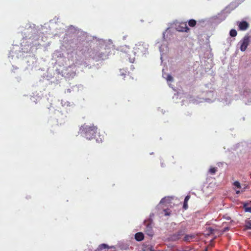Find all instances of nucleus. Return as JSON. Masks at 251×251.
<instances>
[{
  "label": "nucleus",
  "mask_w": 251,
  "mask_h": 251,
  "mask_svg": "<svg viewBox=\"0 0 251 251\" xmlns=\"http://www.w3.org/2000/svg\"><path fill=\"white\" fill-rule=\"evenodd\" d=\"M80 130L84 137L88 140L96 138V134L98 133V128L94 124L87 125L84 124L81 126Z\"/></svg>",
  "instance_id": "f257e3e1"
},
{
  "label": "nucleus",
  "mask_w": 251,
  "mask_h": 251,
  "mask_svg": "<svg viewBox=\"0 0 251 251\" xmlns=\"http://www.w3.org/2000/svg\"><path fill=\"white\" fill-rule=\"evenodd\" d=\"M148 45L144 42H139L133 48L135 53L145 54L148 49Z\"/></svg>",
  "instance_id": "f03ea898"
},
{
  "label": "nucleus",
  "mask_w": 251,
  "mask_h": 251,
  "mask_svg": "<svg viewBox=\"0 0 251 251\" xmlns=\"http://www.w3.org/2000/svg\"><path fill=\"white\" fill-rule=\"evenodd\" d=\"M250 37L247 35L239 42L238 45L240 46V49L242 51H244L246 50L250 44Z\"/></svg>",
  "instance_id": "7ed1b4c3"
},
{
  "label": "nucleus",
  "mask_w": 251,
  "mask_h": 251,
  "mask_svg": "<svg viewBox=\"0 0 251 251\" xmlns=\"http://www.w3.org/2000/svg\"><path fill=\"white\" fill-rule=\"evenodd\" d=\"M176 30L179 32H188L190 30V29L188 27L186 22H182L176 26Z\"/></svg>",
  "instance_id": "20e7f679"
},
{
  "label": "nucleus",
  "mask_w": 251,
  "mask_h": 251,
  "mask_svg": "<svg viewBox=\"0 0 251 251\" xmlns=\"http://www.w3.org/2000/svg\"><path fill=\"white\" fill-rule=\"evenodd\" d=\"M105 53L100 52H96L93 56V59L96 61H99L101 60H103L106 58Z\"/></svg>",
  "instance_id": "39448f33"
},
{
  "label": "nucleus",
  "mask_w": 251,
  "mask_h": 251,
  "mask_svg": "<svg viewBox=\"0 0 251 251\" xmlns=\"http://www.w3.org/2000/svg\"><path fill=\"white\" fill-rule=\"evenodd\" d=\"M184 234V232L182 230L178 231L176 233L174 234L171 238L174 241H176L179 239Z\"/></svg>",
  "instance_id": "423d86ee"
},
{
  "label": "nucleus",
  "mask_w": 251,
  "mask_h": 251,
  "mask_svg": "<svg viewBox=\"0 0 251 251\" xmlns=\"http://www.w3.org/2000/svg\"><path fill=\"white\" fill-rule=\"evenodd\" d=\"M239 29L240 30H246L249 27V24L246 21H242L238 23Z\"/></svg>",
  "instance_id": "0eeeda50"
},
{
  "label": "nucleus",
  "mask_w": 251,
  "mask_h": 251,
  "mask_svg": "<svg viewBox=\"0 0 251 251\" xmlns=\"http://www.w3.org/2000/svg\"><path fill=\"white\" fill-rule=\"evenodd\" d=\"M144 235L142 232H137L135 234V239L138 241H141L144 239Z\"/></svg>",
  "instance_id": "6e6552de"
},
{
  "label": "nucleus",
  "mask_w": 251,
  "mask_h": 251,
  "mask_svg": "<svg viewBox=\"0 0 251 251\" xmlns=\"http://www.w3.org/2000/svg\"><path fill=\"white\" fill-rule=\"evenodd\" d=\"M195 235L193 234L186 235L184 238V241L186 242H190L195 238Z\"/></svg>",
  "instance_id": "1a4fd4ad"
},
{
  "label": "nucleus",
  "mask_w": 251,
  "mask_h": 251,
  "mask_svg": "<svg viewBox=\"0 0 251 251\" xmlns=\"http://www.w3.org/2000/svg\"><path fill=\"white\" fill-rule=\"evenodd\" d=\"M245 229L246 230L251 229V220H246L245 224Z\"/></svg>",
  "instance_id": "9d476101"
},
{
  "label": "nucleus",
  "mask_w": 251,
  "mask_h": 251,
  "mask_svg": "<svg viewBox=\"0 0 251 251\" xmlns=\"http://www.w3.org/2000/svg\"><path fill=\"white\" fill-rule=\"evenodd\" d=\"M196 21L194 19H191L188 21V25L190 27H194L196 25Z\"/></svg>",
  "instance_id": "9b49d317"
},
{
  "label": "nucleus",
  "mask_w": 251,
  "mask_h": 251,
  "mask_svg": "<svg viewBox=\"0 0 251 251\" xmlns=\"http://www.w3.org/2000/svg\"><path fill=\"white\" fill-rule=\"evenodd\" d=\"M108 248H109L108 245L106 244H102L99 246V250H102L103 249H108Z\"/></svg>",
  "instance_id": "f8f14e48"
},
{
  "label": "nucleus",
  "mask_w": 251,
  "mask_h": 251,
  "mask_svg": "<svg viewBox=\"0 0 251 251\" xmlns=\"http://www.w3.org/2000/svg\"><path fill=\"white\" fill-rule=\"evenodd\" d=\"M229 34L231 37H235L237 35V33L235 29H232L230 31Z\"/></svg>",
  "instance_id": "ddd939ff"
},
{
  "label": "nucleus",
  "mask_w": 251,
  "mask_h": 251,
  "mask_svg": "<svg viewBox=\"0 0 251 251\" xmlns=\"http://www.w3.org/2000/svg\"><path fill=\"white\" fill-rule=\"evenodd\" d=\"M217 169L216 168H215V167H212L209 170V172L210 174L211 175H214L215 174V173L217 172Z\"/></svg>",
  "instance_id": "4468645a"
},
{
  "label": "nucleus",
  "mask_w": 251,
  "mask_h": 251,
  "mask_svg": "<svg viewBox=\"0 0 251 251\" xmlns=\"http://www.w3.org/2000/svg\"><path fill=\"white\" fill-rule=\"evenodd\" d=\"M164 77L166 79L167 81H172L173 80V77L170 75H167V77Z\"/></svg>",
  "instance_id": "2eb2a0df"
},
{
  "label": "nucleus",
  "mask_w": 251,
  "mask_h": 251,
  "mask_svg": "<svg viewBox=\"0 0 251 251\" xmlns=\"http://www.w3.org/2000/svg\"><path fill=\"white\" fill-rule=\"evenodd\" d=\"M234 186H235L236 187L238 188H241V185H240V183H239V182L236 181H235L234 182Z\"/></svg>",
  "instance_id": "dca6fc26"
},
{
  "label": "nucleus",
  "mask_w": 251,
  "mask_h": 251,
  "mask_svg": "<svg viewBox=\"0 0 251 251\" xmlns=\"http://www.w3.org/2000/svg\"><path fill=\"white\" fill-rule=\"evenodd\" d=\"M246 206V204L244 205V206L245 211L251 213V207H247Z\"/></svg>",
  "instance_id": "f3484780"
},
{
  "label": "nucleus",
  "mask_w": 251,
  "mask_h": 251,
  "mask_svg": "<svg viewBox=\"0 0 251 251\" xmlns=\"http://www.w3.org/2000/svg\"><path fill=\"white\" fill-rule=\"evenodd\" d=\"M188 207V204H187V202H185L184 201V203H183V208L184 209H187Z\"/></svg>",
  "instance_id": "a211bd4d"
},
{
  "label": "nucleus",
  "mask_w": 251,
  "mask_h": 251,
  "mask_svg": "<svg viewBox=\"0 0 251 251\" xmlns=\"http://www.w3.org/2000/svg\"><path fill=\"white\" fill-rule=\"evenodd\" d=\"M190 196L189 195H187V196H186V197L185 198V199H184V201L185 202H188V201H189V200L190 199Z\"/></svg>",
  "instance_id": "6ab92c4d"
},
{
  "label": "nucleus",
  "mask_w": 251,
  "mask_h": 251,
  "mask_svg": "<svg viewBox=\"0 0 251 251\" xmlns=\"http://www.w3.org/2000/svg\"><path fill=\"white\" fill-rule=\"evenodd\" d=\"M208 231L211 233V234H213V231H214V229H212V228L211 227H209L208 228Z\"/></svg>",
  "instance_id": "aec40b11"
},
{
  "label": "nucleus",
  "mask_w": 251,
  "mask_h": 251,
  "mask_svg": "<svg viewBox=\"0 0 251 251\" xmlns=\"http://www.w3.org/2000/svg\"><path fill=\"white\" fill-rule=\"evenodd\" d=\"M229 230V228H228V227H225V228H224V231H227V230Z\"/></svg>",
  "instance_id": "412c9836"
},
{
  "label": "nucleus",
  "mask_w": 251,
  "mask_h": 251,
  "mask_svg": "<svg viewBox=\"0 0 251 251\" xmlns=\"http://www.w3.org/2000/svg\"><path fill=\"white\" fill-rule=\"evenodd\" d=\"M236 193L237 194H240V191L239 190H237V191H236Z\"/></svg>",
  "instance_id": "4be33fe9"
},
{
  "label": "nucleus",
  "mask_w": 251,
  "mask_h": 251,
  "mask_svg": "<svg viewBox=\"0 0 251 251\" xmlns=\"http://www.w3.org/2000/svg\"><path fill=\"white\" fill-rule=\"evenodd\" d=\"M165 198H163L161 200L160 202H164V201H165Z\"/></svg>",
  "instance_id": "5701e85b"
},
{
  "label": "nucleus",
  "mask_w": 251,
  "mask_h": 251,
  "mask_svg": "<svg viewBox=\"0 0 251 251\" xmlns=\"http://www.w3.org/2000/svg\"><path fill=\"white\" fill-rule=\"evenodd\" d=\"M150 251H155L154 250H153V249H152V247H151V248H150Z\"/></svg>",
  "instance_id": "b1692460"
},
{
  "label": "nucleus",
  "mask_w": 251,
  "mask_h": 251,
  "mask_svg": "<svg viewBox=\"0 0 251 251\" xmlns=\"http://www.w3.org/2000/svg\"><path fill=\"white\" fill-rule=\"evenodd\" d=\"M165 215H169L168 213H167L166 210H165Z\"/></svg>",
  "instance_id": "393cba45"
},
{
  "label": "nucleus",
  "mask_w": 251,
  "mask_h": 251,
  "mask_svg": "<svg viewBox=\"0 0 251 251\" xmlns=\"http://www.w3.org/2000/svg\"><path fill=\"white\" fill-rule=\"evenodd\" d=\"M148 234L150 235V236H152V234L151 233H148Z\"/></svg>",
  "instance_id": "a878e982"
}]
</instances>
